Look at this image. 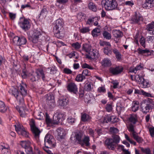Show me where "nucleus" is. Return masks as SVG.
<instances>
[{"mask_svg":"<svg viewBox=\"0 0 154 154\" xmlns=\"http://www.w3.org/2000/svg\"><path fill=\"white\" fill-rule=\"evenodd\" d=\"M101 4L104 6L106 10H111L116 9L120 10L119 7H117L118 4L115 0H102Z\"/></svg>","mask_w":154,"mask_h":154,"instance_id":"obj_1","label":"nucleus"},{"mask_svg":"<svg viewBox=\"0 0 154 154\" xmlns=\"http://www.w3.org/2000/svg\"><path fill=\"white\" fill-rule=\"evenodd\" d=\"M30 143L29 141H21L20 142V145L21 146L24 148L26 152L25 154L24 152L19 151L16 152L17 154H33L32 149L30 145Z\"/></svg>","mask_w":154,"mask_h":154,"instance_id":"obj_2","label":"nucleus"},{"mask_svg":"<svg viewBox=\"0 0 154 154\" xmlns=\"http://www.w3.org/2000/svg\"><path fill=\"white\" fill-rule=\"evenodd\" d=\"M45 145L46 147L50 149L54 148L56 146V141L53 136L49 134H47L45 138Z\"/></svg>","mask_w":154,"mask_h":154,"instance_id":"obj_3","label":"nucleus"},{"mask_svg":"<svg viewBox=\"0 0 154 154\" xmlns=\"http://www.w3.org/2000/svg\"><path fill=\"white\" fill-rule=\"evenodd\" d=\"M45 145L46 147L50 149L54 148L56 146V141L53 136L49 134H47L45 138Z\"/></svg>","mask_w":154,"mask_h":154,"instance_id":"obj_4","label":"nucleus"},{"mask_svg":"<svg viewBox=\"0 0 154 154\" xmlns=\"http://www.w3.org/2000/svg\"><path fill=\"white\" fill-rule=\"evenodd\" d=\"M45 145L46 147L50 149L54 148L56 146V141L53 136L49 134H47L45 138Z\"/></svg>","mask_w":154,"mask_h":154,"instance_id":"obj_5","label":"nucleus"},{"mask_svg":"<svg viewBox=\"0 0 154 154\" xmlns=\"http://www.w3.org/2000/svg\"><path fill=\"white\" fill-rule=\"evenodd\" d=\"M41 30L40 29H35L32 31L29 36V39L34 43L38 42L39 37L42 35Z\"/></svg>","mask_w":154,"mask_h":154,"instance_id":"obj_6","label":"nucleus"},{"mask_svg":"<svg viewBox=\"0 0 154 154\" xmlns=\"http://www.w3.org/2000/svg\"><path fill=\"white\" fill-rule=\"evenodd\" d=\"M39 74L41 75L43 81L46 80L44 71L42 69H38L35 72H34L32 74H31L30 75L31 76L30 78V80L32 82L38 80L40 78Z\"/></svg>","mask_w":154,"mask_h":154,"instance_id":"obj_7","label":"nucleus"},{"mask_svg":"<svg viewBox=\"0 0 154 154\" xmlns=\"http://www.w3.org/2000/svg\"><path fill=\"white\" fill-rule=\"evenodd\" d=\"M20 21L18 23L20 27L24 31L29 30L31 27V24L28 20L25 18H20Z\"/></svg>","mask_w":154,"mask_h":154,"instance_id":"obj_8","label":"nucleus"},{"mask_svg":"<svg viewBox=\"0 0 154 154\" xmlns=\"http://www.w3.org/2000/svg\"><path fill=\"white\" fill-rule=\"evenodd\" d=\"M31 131L36 139L38 138L41 131L35 125L34 120L32 119L30 124Z\"/></svg>","mask_w":154,"mask_h":154,"instance_id":"obj_9","label":"nucleus"},{"mask_svg":"<svg viewBox=\"0 0 154 154\" xmlns=\"http://www.w3.org/2000/svg\"><path fill=\"white\" fill-rule=\"evenodd\" d=\"M123 70V67L118 66L115 67H111L109 69V72L113 75H117L121 74Z\"/></svg>","mask_w":154,"mask_h":154,"instance_id":"obj_10","label":"nucleus"},{"mask_svg":"<svg viewBox=\"0 0 154 154\" xmlns=\"http://www.w3.org/2000/svg\"><path fill=\"white\" fill-rule=\"evenodd\" d=\"M22 73L21 76L23 79H25L31 74L30 72V68L24 64L22 67Z\"/></svg>","mask_w":154,"mask_h":154,"instance_id":"obj_11","label":"nucleus"},{"mask_svg":"<svg viewBox=\"0 0 154 154\" xmlns=\"http://www.w3.org/2000/svg\"><path fill=\"white\" fill-rule=\"evenodd\" d=\"M12 93L19 102L20 104H23L24 102V99L22 96L21 97L20 96V93L17 88H13L12 90Z\"/></svg>","mask_w":154,"mask_h":154,"instance_id":"obj_12","label":"nucleus"},{"mask_svg":"<svg viewBox=\"0 0 154 154\" xmlns=\"http://www.w3.org/2000/svg\"><path fill=\"white\" fill-rule=\"evenodd\" d=\"M63 22L60 19L57 20L56 21L55 26L53 28V32H57V30H58L63 31Z\"/></svg>","mask_w":154,"mask_h":154,"instance_id":"obj_13","label":"nucleus"},{"mask_svg":"<svg viewBox=\"0 0 154 154\" xmlns=\"http://www.w3.org/2000/svg\"><path fill=\"white\" fill-rule=\"evenodd\" d=\"M143 20V18L141 14L138 12H136L134 15L132 17L131 20L132 23L139 24L140 21Z\"/></svg>","mask_w":154,"mask_h":154,"instance_id":"obj_14","label":"nucleus"},{"mask_svg":"<svg viewBox=\"0 0 154 154\" xmlns=\"http://www.w3.org/2000/svg\"><path fill=\"white\" fill-rule=\"evenodd\" d=\"M105 144L107 148L111 150H114L116 146V145L110 138H107L106 140Z\"/></svg>","mask_w":154,"mask_h":154,"instance_id":"obj_15","label":"nucleus"},{"mask_svg":"<svg viewBox=\"0 0 154 154\" xmlns=\"http://www.w3.org/2000/svg\"><path fill=\"white\" fill-rule=\"evenodd\" d=\"M27 85L26 84L22 83V84H20V88L19 89L20 90L19 92L20 93V96L23 98L24 97L26 96L27 94V91L26 89Z\"/></svg>","mask_w":154,"mask_h":154,"instance_id":"obj_16","label":"nucleus"},{"mask_svg":"<svg viewBox=\"0 0 154 154\" xmlns=\"http://www.w3.org/2000/svg\"><path fill=\"white\" fill-rule=\"evenodd\" d=\"M67 88L70 92L76 94L78 92V89L76 85L73 82H70L68 84Z\"/></svg>","mask_w":154,"mask_h":154,"instance_id":"obj_17","label":"nucleus"},{"mask_svg":"<svg viewBox=\"0 0 154 154\" xmlns=\"http://www.w3.org/2000/svg\"><path fill=\"white\" fill-rule=\"evenodd\" d=\"M54 99L53 96L50 95L46 100V103L50 108H53L55 106Z\"/></svg>","mask_w":154,"mask_h":154,"instance_id":"obj_18","label":"nucleus"},{"mask_svg":"<svg viewBox=\"0 0 154 154\" xmlns=\"http://www.w3.org/2000/svg\"><path fill=\"white\" fill-rule=\"evenodd\" d=\"M142 6L143 8L147 9L152 8L154 6V0H146Z\"/></svg>","mask_w":154,"mask_h":154,"instance_id":"obj_19","label":"nucleus"},{"mask_svg":"<svg viewBox=\"0 0 154 154\" xmlns=\"http://www.w3.org/2000/svg\"><path fill=\"white\" fill-rule=\"evenodd\" d=\"M57 139L60 140L64 138L65 136V132L64 130L61 128H59L57 130Z\"/></svg>","mask_w":154,"mask_h":154,"instance_id":"obj_20","label":"nucleus"},{"mask_svg":"<svg viewBox=\"0 0 154 154\" xmlns=\"http://www.w3.org/2000/svg\"><path fill=\"white\" fill-rule=\"evenodd\" d=\"M82 136L83 135L81 132H76L75 135V142L80 144H82Z\"/></svg>","mask_w":154,"mask_h":154,"instance_id":"obj_21","label":"nucleus"},{"mask_svg":"<svg viewBox=\"0 0 154 154\" xmlns=\"http://www.w3.org/2000/svg\"><path fill=\"white\" fill-rule=\"evenodd\" d=\"M142 103L144 105H149L152 107L153 105H154V103L152 99L149 98H147L146 99L143 100Z\"/></svg>","mask_w":154,"mask_h":154,"instance_id":"obj_22","label":"nucleus"},{"mask_svg":"<svg viewBox=\"0 0 154 154\" xmlns=\"http://www.w3.org/2000/svg\"><path fill=\"white\" fill-rule=\"evenodd\" d=\"M58 103L60 106L65 107L68 104L69 100L66 98L60 99L58 100Z\"/></svg>","mask_w":154,"mask_h":154,"instance_id":"obj_23","label":"nucleus"},{"mask_svg":"<svg viewBox=\"0 0 154 154\" xmlns=\"http://www.w3.org/2000/svg\"><path fill=\"white\" fill-rule=\"evenodd\" d=\"M82 49V50H84L86 52L88 53L91 56L92 55V54L90 53L91 46L89 44L87 43L83 44Z\"/></svg>","mask_w":154,"mask_h":154,"instance_id":"obj_24","label":"nucleus"},{"mask_svg":"<svg viewBox=\"0 0 154 154\" xmlns=\"http://www.w3.org/2000/svg\"><path fill=\"white\" fill-rule=\"evenodd\" d=\"M93 88V85L90 82L86 83L84 86V89L85 91L89 92L91 91Z\"/></svg>","mask_w":154,"mask_h":154,"instance_id":"obj_25","label":"nucleus"},{"mask_svg":"<svg viewBox=\"0 0 154 154\" xmlns=\"http://www.w3.org/2000/svg\"><path fill=\"white\" fill-rule=\"evenodd\" d=\"M141 107L142 109V112L143 113L146 114L149 112V110L152 109V106L147 105H143L141 104Z\"/></svg>","mask_w":154,"mask_h":154,"instance_id":"obj_26","label":"nucleus"},{"mask_svg":"<svg viewBox=\"0 0 154 154\" xmlns=\"http://www.w3.org/2000/svg\"><path fill=\"white\" fill-rule=\"evenodd\" d=\"M111 138L114 143L116 146L118 145V143L119 142L120 138L119 136L116 134H113Z\"/></svg>","mask_w":154,"mask_h":154,"instance_id":"obj_27","label":"nucleus"},{"mask_svg":"<svg viewBox=\"0 0 154 154\" xmlns=\"http://www.w3.org/2000/svg\"><path fill=\"white\" fill-rule=\"evenodd\" d=\"M102 65L104 67H109L111 65L110 61L106 58L104 59L102 62Z\"/></svg>","mask_w":154,"mask_h":154,"instance_id":"obj_28","label":"nucleus"},{"mask_svg":"<svg viewBox=\"0 0 154 154\" xmlns=\"http://www.w3.org/2000/svg\"><path fill=\"white\" fill-rule=\"evenodd\" d=\"M82 141H83L82 144H80L82 146L84 145L85 144L87 146H90V139L88 136H85V137L84 138H83Z\"/></svg>","mask_w":154,"mask_h":154,"instance_id":"obj_29","label":"nucleus"},{"mask_svg":"<svg viewBox=\"0 0 154 154\" xmlns=\"http://www.w3.org/2000/svg\"><path fill=\"white\" fill-rule=\"evenodd\" d=\"M91 118L88 114L85 113L81 114V120L83 122H85L89 120Z\"/></svg>","mask_w":154,"mask_h":154,"instance_id":"obj_30","label":"nucleus"},{"mask_svg":"<svg viewBox=\"0 0 154 154\" xmlns=\"http://www.w3.org/2000/svg\"><path fill=\"white\" fill-rule=\"evenodd\" d=\"M137 51H138V53L139 54H143L147 53L148 54V55H150L151 54L150 51L147 49H146L144 50H142L139 48L137 49Z\"/></svg>","mask_w":154,"mask_h":154,"instance_id":"obj_31","label":"nucleus"},{"mask_svg":"<svg viewBox=\"0 0 154 154\" xmlns=\"http://www.w3.org/2000/svg\"><path fill=\"white\" fill-rule=\"evenodd\" d=\"M6 110L7 108L4 103L0 100V112L4 113L6 111Z\"/></svg>","mask_w":154,"mask_h":154,"instance_id":"obj_32","label":"nucleus"},{"mask_svg":"<svg viewBox=\"0 0 154 154\" xmlns=\"http://www.w3.org/2000/svg\"><path fill=\"white\" fill-rule=\"evenodd\" d=\"M27 42L26 38L24 36L20 37L18 45L25 44Z\"/></svg>","mask_w":154,"mask_h":154,"instance_id":"obj_33","label":"nucleus"},{"mask_svg":"<svg viewBox=\"0 0 154 154\" xmlns=\"http://www.w3.org/2000/svg\"><path fill=\"white\" fill-rule=\"evenodd\" d=\"M100 32V29L98 28H96L92 31V34L93 37H97L99 35Z\"/></svg>","mask_w":154,"mask_h":154,"instance_id":"obj_34","label":"nucleus"},{"mask_svg":"<svg viewBox=\"0 0 154 154\" xmlns=\"http://www.w3.org/2000/svg\"><path fill=\"white\" fill-rule=\"evenodd\" d=\"M88 7L89 9L95 12L97 11V7L95 4L92 2H90L88 4Z\"/></svg>","mask_w":154,"mask_h":154,"instance_id":"obj_35","label":"nucleus"},{"mask_svg":"<svg viewBox=\"0 0 154 154\" xmlns=\"http://www.w3.org/2000/svg\"><path fill=\"white\" fill-rule=\"evenodd\" d=\"M57 32H54L56 37L58 38L61 39L63 37V31H60V30H57Z\"/></svg>","mask_w":154,"mask_h":154,"instance_id":"obj_36","label":"nucleus"},{"mask_svg":"<svg viewBox=\"0 0 154 154\" xmlns=\"http://www.w3.org/2000/svg\"><path fill=\"white\" fill-rule=\"evenodd\" d=\"M112 33L114 36L116 38H119L122 36V32L119 30H114Z\"/></svg>","mask_w":154,"mask_h":154,"instance_id":"obj_37","label":"nucleus"},{"mask_svg":"<svg viewBox=\"0 0 154 154\" xmlns=\"http://www.w3.org/2000/svg\"><path fill=\"white\" fill-rule=\"evenodd\" d=\"M16 109L20 113V115L21 116L23 117L25 116V109H24L22 107L19 108L18 107H16Z\"/></svg>","mask_w":154,"mask_h":154,"instance_id":"obj_38","label":"nucleus"},{"mask_svg":"<svg viewBox=\"0 0 154 154\" xmlns=\"http://www.w3.org/2000/svg\"><path fill=\"white\" fill-rule=\"evenodd\" d=\"M132 135L134 139L139 143H142L143 141V139L140 137L138 136L137 135L134 133H133Z\"/></svg>","mask_w":154,"mask_h":154,"instance_id":"obj_39","label":"nucleus"},{"mask_svg":"<svg viewBox=\"0 0 154 154\" xmlns=\"http://www.w3.org/2000/svg\"><path fill=\"white\" fill-rule=\"evenodd\" d=\"M14 126L15 127V130L17 133L24 128L23 126L20 124H17Z\"/></svg>","mask_w":154,"mask_h":154,"instance_id":"obj_40","label":"nucleus"},{"mask_svg":"<svg viewBox=\"0 0 154 154\" xmlns=\"http://www.w3.org/2000/svg\"><path fill=\"white\" fill-rule=\"evenodd\" d=\"M85 79V76L82 74L77 75L75 79L77 82H82L83 79Z\"/></svg>","mask_w":154,"mask_h":154,"instance_id":"obj_41","label":"nucleus"},{"mask_svg":"<svg viewBox=\"0 0 154 154\" xmlns=\"http://www.w3.org/2000/svg\"><path fill=\"white\" fill-rule=\"evenodd\" d=\"M18 133V134L21 135L25 137H28L29 133L25 130V128L20 131H19Z\"/></svg>","mask_w":154,"mask_h":154,"instance_id":"obj_42","label":"nucleus"},{"mask_svg":"<svg viewBox=\"0 0 154 154\" xmlns=\"http://www.w3.org/2000/svg\"><path fill=\"white\" fill-rule=\"evenodd\" d=\"M18 133V134L21 135L25 137H28L29 133L25 130V128L20 131H19Z\"/></svg>","mask_w":154,"mask_h":154,"instance_id":"obj_43","label":"nucleus"},{"mask_svg":"<svg viewBox=\"0 0 154 154\" xmlns=\"http://www.w3.org/2000/svg\"><path fill=\"white\" fill-rule=\"evenodd\" d=\"M104 53L108 55H111L112 54V50L108 47H105L104 48Z\"/></svg>","mask_w":154,"mask_h":154,"instance_id":"obj_44","label":"nucleus"},{"mask_svg":"<svg viewBox=\"0 0 154 154\" xmlns=\"http://www.w3.org/2000/svg\"><path fill=\"white\" fill-rule=\"evenodd\" d=\"M103 36L106 39H110L111 38V34L108 32L104 31L103 33Z\"/></svg>","mask_w":154,"mask_h":154,"instance_id":"obj_45","label":"nucleus"},{"mask_svg":"<svg viewBox=\"0 0 154 154\" xmlns=\"http://www.w3.org/2000/svg\"><path fill=\"white\" fill-rule=\"evenodd\" d=\"M153 28H154V22H152L147 25L146 29L149 31H152V33H153V32L151 29Z\"/></svg>","mask_w":154,"mask_h":154,"instance_id":"obj_46","label":"nucleus"},{"mask_svg":"<svg viewBox=\"0 0 154 154\" xmlns=\"http://www.w3.org/2000/svg\"><path fill=\"white\" fill-rule=\"evenodd\" d=\"M58 118L60 119L61 122H62L65 119V116L61 112L58 113L57 115Z\"/></svg>","mask_w":154,"mask_h":154,"instance_id":"obj_47","label":"nucleus"},{"mask_svg":"<svg viewBox=\"0 0 154 154\" xmlns=\"http://www.w3.org/2000/svg\"><path fill=\"white\" fill-rule=\"evenodd\" d=\"M140 149L143 152L146 154H151V151L149 148H144L143 147H140Z\"/></svg>","mask_w":154,"mask_h":154,"instance_id":"obj_48","label":"nucleus"},{"mask_svg":"<svg viewBox=\"0 0 154 154\" xmlns=\"http://www.w3.org/2000/svg\"><path fill=\"white\" fill-rule=\"evenodd\" d=\"M129 121L133 124H135L137 121V119L133 116L131 115L128 119Z\"/></svg>","mask_w":154,"mask_h":154,"instance_id":"obj_49","label":"nucleus"},{"mask_svg":"<svg viewBox=\"0 0 154 154\" xmlns=\"http://www.w3.org/2000/svg\"><path fill=\"white\" fill-rule=\"evenodd\" d=\"M110 131L111 134H115L118 133L119 130L118 129L115 127H110Z\"/></svg>","mask_w":154,"mask_h":154,"instance_id":"obj_50","label":"nucleus"},{"mask_svg":"<svg viewBox=\"0 0 154 154\" xmlns=\"http://www.w3.org/2000/svg\"><path fill=\"white\" fill-rule=\"evenodd\" d=\"M90 53L92 54V55L91 56L90 54H86V58L90 59L91 60V59L94 58L96 56V54L94 52H91Z\"/></svg>","mask_w":154,"mask_h":154,"instance_id":"obj_51","label":"nucleus"},{"mask_svg":"<svg viewBox=\"0 0 154 154\" xmlns=\"http://www.w3.org/2000/svg\"><path fill=\"white\" fill-rule=\"evenodd\" d=\"M123 108V106L121 103L117 104L116 106V110L119 114L121 113Z\"/></svg>","mask_w":154,"mask_h":154,"instance_id":"obj_52","label":"nucleus"},{"mask_svg":"<svg viewBox=\"0 0 154 154\" xmlns=\"http://www.w3.org/2000/svg\"><path fill=\"white\" fill-rule=\"evenodd\" d=\"M140 42L141 45L144 48L145 47V40L144 37L142 36L140 38Z\"/></svg>","mask_w":154,"mask_h":154,"instance_id":"obj_53","label":"nucleus"},{"mask_svg":"<svg viewBox=\"0 0 154 154\" xmlns=\"http://www.w3.org/2000/svg\"><path fill=\"white\" fill-rule=\"evenodd\" d=\"M60 122H61L60 120V119L59 120V119L58 118V117H57V116L53 117L52 123L55 124H57Z\"/></svg>","mask_w":154,"mask_h":154,"instance_id":"obj_54","label":"nucleus"},{"mask_svg":"<svg viewBox=\"0 0 154 154\" xmlns=\"http://www.w3.org/2000/svg\"><path fill=\"white\" fill-rule=\"evenodd\" d=\"M72 46L73 47L75 48L76 49H78L81 47L79 43L78 42H76L75 43H73L72 44Z\"/></svg>","mask_w":154,"mask_h":154,"instance_id":"obj_55","label":"nucleus"},{"mask_svg":"<svg viewBox=\"0 0 154 154\" xmlns=\"http://www.w3.org/2000/svg\"><path fill=\"white\" fill-rule=\"evenodd\" d=\"M90 29L88 27H84L80 29V32L83 33L88 32L90 31Z\"/></svg>","mask_w":154,"mask_h":154,"instance_id":"obj_56","label":"nucleus"},{"mask_svg":"<svg viewBox=\"0 0 154 154\" xmlns=\"http://www.w3.org/2000/svg\"><path fill=\"white\" fill-rule=\"evenodd\" d=\"M106 109L108 112H111L112 109V105L109 104H106Z\"/></svg>","mask_w":154,"mask_h":154,"instance_id":"obj_57","label":"nucleus"},{"mask_svg":"<svg viewBox=\"0 0 154 154\" xmlns=\"http://www.w3.org/2000/svg\"><path fill=\"white\" fill-rule=\"evenodd\" d=\"M98 92L99 93H105L106 92V89L104 86L99 87L97 89Z\"/></svg>","mask_w":154,"mask_h":154,"instance_id":"obj_58","label":"nucleus"},{"mask_svg":"<svg viewBox=\"0 0 154 154\" xmlns=\"http://www.w3.org/2000/svg\"><path fill=\"white\" fill-rule=\"evenodd\" d=\"M82 74L85 76L90 75L91 73L88 69H85L83 70Z\"/></svg>","mask_w":154,"mask_h":154,"instance_id":"obj_59","label":"nucleus"},{"mask_svg":"<svg viewBox=\"0 0 154 154\" xmlns=\"http://www.w3.org/2000/svg\"><path fill=\"white\" fill-rule=\"evenodd\" d=\"M84 89L83 88H80L79 90V96L82 97L83 96L84 93Z\"/></svg>","mask_w":154,"mask_h":154,"instance_id":"obj_60","label":"nucleus"},{"mask_svg":"<svg viewBox=\"0 0 154 154\" xmlns=\"http://www.w3.org/2000/svg\"><path fill=\"white\" fill-rule=\"evenodd\" d=\"M19 38L20 37L15 36L13 38V42L14 43L18 45L19 41Z\"/></svg>","mask_w":154,"mask_h":154,"instance_id":"obj_61","label":"nucleus"},{"mask_svg":"<svg viewBox=\"0 0 154 154\" xmlns=\"http://www.w3.org/2000/svg\"><path fill=\"white\" fill-rule=\"evenodd\" d=\"M45 120L47 124H49L52 122L51 120L50 119L49 116L46 113Z\"/></svg>","mask_w":154,"mask_h":154,"instance_id":"obj_62","label":"nucleus"},{"mask_svg":"<svg viewBox=\"0 0 154 154\" xmlns=\"http://www.w3.org/2000/svg\"><path fill=\"white\" fill-rule=\"evenodd\" d=\"M142 68V67L140 65L137 66L131 72L136 73L137 70H140Z\"/></svg>","mask_w":154,"mask_h":154,"instance_id":"obj_63","label":"nucleus"},{"mask_svg":"<svg viewBox=\"0 0 154 154\" xmlns=\"http://www.w3.org/2000/svg\"><path fill=\"white\" fill-rule=\"evenodd\" d=\"M46 146H45V147H43V149L44 151H45L48 154H55V153H53L51 151L49 150L48 149L49 148H48L46 147Z\"/></svg>","mask_w":154,"mask_h":154,"instance_id":"obj_64","label":"nucleus"}]
</instances>
